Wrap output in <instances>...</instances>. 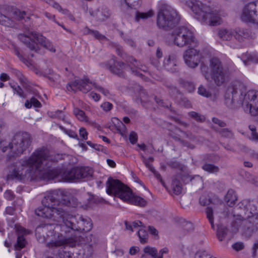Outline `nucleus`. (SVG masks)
Returning <instances> with one entry per match:
<instances>
[{"label": "nucleus", "mask_w": 258, "mask_h": 258, "mask_svg": "<svg viewBox=\"0 0 258 258\" xmlns=\"http://www.w3.org/2000/svg\"><path fill=\"white\" fill-rule=\"evenodd\" d=\"M144 252L151 255L153 258H158V251L155 247L147 246L144 247Z\"/></svg>", "instance_id": "79ce46f5"}, {"label": "nucleus", "mask_w": 258, "mask_h": 258, "mask_svg": "<svg viewBox=\"0 0 258 258\" xmlns=\"http://www.w3.org/2000/svg\"><path fill=\"white\" fill-rule=\"evenodd\" d=\"M19 40L25 44L31 50H37V43L34 40H36L41 46L50 51L54 52L55 48L51 42L42 34L36 32H28L26 34H20L18 35Z\"/></svg>", "instance_id": "1a4fd4ad"}, {"label": "nucleus", "mask_w": 258, "mask_h": 258, "mask_svg": "<svg viewBox=\"0 0 258 258\" xmlns=\"http://www.w3.org/2000/svg\"><path fill=\"white\" fill-rule=\"evenodd\" d=\"M110 15V11L108 9H105L101 12L98 11V14L96 15V18L99 21H104L108 18Z\"/></svg>", "instance_id": "4c0bfd02"}, {"label": "nucleus", "mask_w": 258, "mask_h": 258, "mask_svg": "<svg viewBox=\"0 0 258 258\" xmlns=\"http://www.w3.org/2000/svg\"><path fill=\"white\" fill-rule=\"evenodd\" d=\"M6 215H7V219L10 226L14 228V229L16 231V224L15 223L16 220L15 208L13 207H7L5 211Z\"/></svg>", "instance_id": "4be33fe9"}, {"label": "nucleus", "mask_w": 258, "mask_h": 258, "mask_svg": "<svg viewBox=\"0 0 258 258\" xmlns=\"http://www.w3.org/2000/svg\"><path fill=\"white\" fill-rule=\"evenodd\" d=\"M195 258H216V257H213L206 251L199 250L196 253Z\"/></svg>", "instance_id": "8fccbe9b"}, {"label": "nucleus", "mask_w": 258, "mask_h": 258, "mask_svg": "<svg viewBox=\"0 0 258 258\" xmlns=\"http://www.w3.org/2000/svg\"><path fill=\"white\" fill-rule=\"evenodd\" d=\"M232 247L236 251H239L244 248V244L242 242H237L232 245Z\"/></svg>", "instance_id": "0e129e2a"}, {"label": "nucleus", "mask_w": 258, "mask_h": 258, "mask_svg": "<svg viewBox=\"0 0 258 258\" xmlns=\"http://www.w3.org/2000/svg\"><path fill=\"white\" fill-rule=\"evenodd\" d=\"M175 129L176 130L183 133L185 138L191 141H195L196 139V137L190 132H183L180 128L178 127H175Z\"/></svg>", "instance_id": "5fc2aeb1"}, {"label": "nucleus", "mask_w": 258, "mask_h": 258, "mask_svg": "<svg viewBox=\"0 0 258 258\" xmlns=\"http://www.w3.org/2000/svg\"><path fill=\"white\" fill-rule=\"evenodd\" d=\"M174 44L178 47L197 45L193 32L186 27H180L173 30L171 35Z\"/></svg>", "instance_id": "9d476101"}, {"label": "nucleus", "mask_w": 258, "mask_h": 258, "mask_svg": "<svg viewBox=\"0 0 258 258\" xmlns=\"http://www.w3.org/2000/svg\"><path fill=\"white\" fill-rule=\"evenodd\" d=\"M207 218L208 219L213 229L215 228L214 220V210L210 207H208L205 209Z\"/></svg>", "instance_id": "f704fd0d"}, {"label": "nucleus", "mask_w": 258, "mask_h": 258, "mask_svg": "<svg viewBox=\"0 0 258 258\" xmlns=\"http://www.w3.org/2000/svg\"><path fill=\"white\" fill-rule=\"evenodd\" d=\"M70 202L69 205L67 204L66 206L73 208H82L83 209H87L90 207L89 205H83L81 202H79L78 199L75 197H71L69 200Z\"/></svg>", "instance_id": "c756f323"}, {"label": "nucleus", "mask_w": 258, "mask_h": 258, "mask_svg": "<svg viewBox=\"0 0 258 258\" xmlns=\"http://www.w3.org/2000/svg\"><path fill=\"white\" fill-rule=\"evenodd\" d=\"M117 65L115 67H112L111 65H106V68L113 74H116L119 76L122 75V70L125 69L127 66L124 62L119 61L117 62Z\"/></svg>", "instance_id": "393cba45"}, {"label": "nucleus", "mask_w": 258, "mask_h": 258, "mask_svg": "<svg viewBox=\"0 0 258 258\" xmlns=\"http://www.w3.org/2000/svg\"><path fill=\"white\" fill-rule=\"evenodd\" d=\"M116 51L117 54L120 56L125 61L129 63H132V61L137 62L136 59L133 56H128L126 54L124 53L121 47L117 46L116 48Z\"/></svg>", "instance_id": "2f4dec72"}, {"label": "nucleus", "mask_w": 258, "mask_h": 258, "mask_svg": "<svg viewBox=\"0 0 258 258\" xmlns=\"http://www.w3.org/2000/svg\"><path fill=\"white\" fill-rule=\"evenodd\" d=\"M32 138L26 132L17 133V156L23 154L31 146Z\"/></svg>", "instance_id": "2eb2a0df"}, {"label": "nucleus", "mask_w": 258, "mask_h": 258, "mask_svg": "<svg viewBox=\"0 0 258 258\" xmlns=\"http://www.w3.org/2000/svg\"><path fill=\"white\" fill-rule=\"evenodd\" d=\"M19 17V20L24 19L25 22H27V20H29L30 18L29 16L26 15V13L25 11H17V17ZM18 19L17 18V20Z\"/></svg>", "instance_id": "13d9d810"}, {"label": "nucleus", "mask_w": 258, "mask_h": 258, "mask_svg": "<svg viewBox=\"0 0 258 258\" xmlns=\"http://www.w3.org/2000/svg\"><path fill=\"white\" fill-rule=\"evenodd\" d=\"M194 8L195 18L201 23L212 26H217L222 23V19L217 11L212 10L210 7L203 4L199 7L196 6Z\"/></svg>", "instance_id": "6e6552de"}, {"label": "nucleus", "mask_w": 258, "mask_h": 258, "mask_svg": "<svg viewBox=\"0 0 258 258\" xmlns=\"http://www.w3.org/2000/svg\"><path fill=\"white\" fill-rule=\"evenodd\" d=\"M101 107L105 111L110 110L112 108V104L108 102H105L101 105Z\"/></svg>", "instance_id": "69168bd1"}, {"label": "nucleus", "mask_w": 258, "mask_h": 258, "mask_svg": "<svg viewBox=\"0 0 258 258\" xmlns=\"http://www.w3.org/2000/svg\"><path fill=\"white\" fill-rule=\"evenodd\" d=\"M40 108L41 106V103L35 98L32 97L30 100H27L25 103V106L27 108H30L32 106Z\"/></svg>", "instance_id": "c9c22d12"}, {"label": "nucleus", "mask_w": 258, "mask_h": 258, "mask_svg": "<svg viewBox=\"0 0 258 258\" xmlns=\"http://www.w3.org/2000/svg\"><path fill=\"white\" fill-rule=\"evenodd\" d=\"M225 201L229 206L232 207L237 201V196L235 191L232 189H230L227 192L225 196Z\"/></svg>", "instance_id": "c85d7f7f"}, {"label": "nucleus", "mask_w": 258, "mask_h": 258, "mask_svg": "<svg viewBox=\"0 0 258 258\" xmlns=\"http://www.w3.org/2000/svg\"><path fill=\"white\" fill-rule=\"evenodd\" d=\"M79 134L80 137H82L84 140L87 139L88 133L85 128H80L79 130Z\"/></svg>", "instance_id": "774afa93"}, {"label": "nucleus", "mask_w": 258, "mask_h": 258, "mask_svg": "<svg viewBox=\"0 0 258 258\" xmlns=\"http://www.w3.org/2000/svg\"><path fill=\"white\" fill-rule=\"evenodd\" d=\"M233 36L236 39L239 41L243 40V39L247 38L249 37V32L247 30L237 28H235L233 31Z\"/></svg>", "instance_id": "b1692460"}, {"label": "nucleus", "mask_w": 258, "mask_h": 258, "mask_svg": "<svg viewBox=\"0 0 258 258\" xmlns=\"http://www.w3.org/2000/svg\"><path fill=\"white\" fill-rule=\"evenodd\" d=\"M256 5L254 2H250L246 5L242 10L241 19L245 22L254 23L256 17Z\"/></svg>", "instance_id": "dca6fc26"}, {"label": "nucleus", "mask_w": 258, "mask_h": 258, "mask_svg": "<svg viewBox=\"0 0 258 258\" xmlns=\"http://www.w3.org/2000/svg\"><path fill=\"white\" fill-rule=\"evenodd\" d=\"M12 172L11 173H9L7 175V180H14L16 178V168L15 167L12 168Z\"/></svg>", "instance_id": "e2e57ef3"}, {"label": "nucleus", "mask_w": 258, "mask_h": 258, "mask_svg": "<svg viewBox=\"0 0 258 258\" xmlns=\"http://www.w3.org/2000/svg\"><path fill=\"white\" fill-rule=\"evenodd\" d=\"M90 84L91 87L93 86L94 88L98 90L99 92H101L105 96H108L109 95V93L107 90L97 85L95 82L92 81L91 82H90Z\"/></svg>", "instance_id": "09e8293b"}, {"label": "nucleus", "mask_w": 258, "mask_h": 258, "mask_svg": "<svg viewBox=\"0 0 258 258\" xmlns=\"http://www.w3.org/2000/svg\"><path fill=\"white\" fill-rule=\"evenodd\" d=\"M128 139L132 144H136L138 140L137 134L134 132H132L129 135Z\"/></svg>", "instance_id": "052dcab7"}, {"label": "nucleus", "mask_w": 258, "mask_h": 258, "mask_svg": "<svg viewBox=\"0 0 258 258\" xmlns=\"http://www.w3.org/2000/svg\"><path fill=\"white\" fill-rule=\"evenodd\" d=\"M182 180L185 183L194 182L195 184H201L203 182L202 178L198 175L193 176L189 175H185L182 176Z\"/></svg>", "instance_id": "a878e982"}, {"label": "nucleus", "mask_w": 258, "mask_h": 258, "mask_svg": "<svg viewBox=\"0 0 258 258\" xmlns=\"http://www.w3.org/2000/svg\"><path fill=\"white\" fill-rule=\"evenodd\" d=\"M219 37L222 40H230L233 36V32L232 30L226 29H221L218 33Z\"/></svg>", "instance_id": "bb28decb"}, {"label": "nucleus", "mask_w": 258, "mask_h": 258, "mask_svg": "<svg viewBox=\"0 0 258 258\" xmlns=\"http://www.w3.org/2000/svg\"><path fill=\"white\" fill-rule=\"evenodd\" d=\"M62 222L56 227L64 234H71L73 236L76 231L87 232L90 231L93 226L91 219L82 215H73L68 214L61 219Z\"/></svg>", "instance_id": "39448f33"}, {"label": "nucleus", "mask_w": 258, "mask_h": 258, "mask_svg": "<svg viewBox=\"0 0 258 258\" xmlns=\"http://www.w3.org/2000/svg\"><path fill=\"white\" fill-rule=\"evenodd\" d=\"M199 94L206 97H209L211 96L210 92L207 91L206 89L202 85H201L198 88V91Z\"/></svg>", "instance_id": "3c124183"}, {"label": "nucleus", "mask_w": 258, "mask_h": 258, "mask_svg": "<svg viewBox=\"0 0 258 258\" xmlns=\"http://www.w3.org/2000/svg\"><path fill=\"white\" fill-rule=\"evenodd\" d=\"M126 5L131 8L136 9V7L140 5L141 0H124Z\"/></svg>", "instance_id": "de8ad7c7"}, {"label": "nucleus", "mask_w": 258, "mask_h": 258, "mask_svg": "<svg viewBox=\"0 0 258 258\" xmlns=\"http://www.w3.org/2000/svg\"><path fill=\"white\" fill-rule=\"evenodd\" d=\"M239 101L245 112H249L253 116L258 115L257 91L251 90L247 92L244 95L241 94Z\"/></svg>", "instance_id": "9b49d317"}, {"label": "nucleus", "mask_w": 258, "mask_h": 258, "mask_svg": "<svg viewBox=\"0 0 258 258\" xmlns=\"http://www.w3.org/2000/svg\"><path fill=\"white\" fill-rule=\"evenodd\" d=\"M200 69L205 78L207 81L211 79L217 86L225 84L229 80V69L224 67L217 57L211 58L208 66L204 63H201Z\"/></svg>", "instance_id": "7ed1b4c3"}, {"label": "nucleus", "mask_w": 258, "mask_h": 258, "mask_svg": "<svg viewBox=\"0 0 258 258\" xmlns=\"http://www.w3.org/2000/svg\"><path fill=\"white\" fill-rule=\"evenodd\" d=\"M48 115L51 118H57L59 119L62 120L63 121H64L68 123H70L69 121H68L67 120H66L64 115L62 113V112L60 110H57L56 111L54 112H48Z\"/></svg>", "instance_id": "37998d69"}, {"label": "nucleus", "mask_w": 258, "mask_h": 258, "mask_svg": "<svg viewBox=\"0 0 258 258\" xmlns=\"http://www.w3.org/2000/svg\"><path fill=\"white\" fill-rule=\"evenodd\" d=\"M28 233V231L17 224V249H21L25 247L27 241L24 236Z\"/></svg>", "instance_id": "aec40b11"}, {"label": "nucleus", "mask_w": 258, "mask_h": 258, "mask_svg": "<svg viewBox=\"0 0 258 258\" xmlns=\"http://www.w3.org/2000/svg\"><path fill=\"white\" fill-rule=\"evenodd\" d=\"M249 129L251 131V136L250 139L251 140L258 142V134L256 132V127L254 125H249Z\"/></svg>", "instance_id": "a18cd8bd"}, {"label": "nucleus", "mask_w": 258, "mask_h": 258, "mask_svg": "<svg viewBox=\"0 0 258 258\" xmlns=\"http://www.w3.org/2000/svg\"><path fill=\"white\" fill-rule=\"evenodd\" d=\"M53 225L49 224H44L37 227L36 231V232H39L40 230H42V232H45L47 230H51L53 228Z\"/></svg>", "instance_id": "49530a36"}, {"label": "nucleus", "mask_w": 258, "mask_h": 258, "mask_svg": "<svg viewBox=\"0 0 258 258\" xmlns=\"http://www.w3.org/2000/svg\"><path fill=\"white\" fill-rule=\"evenodd\" d=\"M50 160L49 150L44 147L36 149L31 156L22 163L29 167L31 176L43 180L57 179L58 181H71L77 179L76 168L71 170L61 168L50 169L48 161Z\"/></svg>", "instance_id": "f257e3e1"}, {"label": "nucleus", "mask_w": 258, "mask_h": 258, "mask_svg": "<svg viewBox=\"0 0 258 258\" xmlns=\"http://www.w3.org/2000/svg\"><path fill=\"white\" fill-rule=\"evenodd\" d=\"M4 196L8 200H12L14 198L15 195L11 190H8L5 192Z\"/></svg>", "instance_id": "338daca9"}, {"label": "nucleus", "mask_w": 258, "mask_h": 258, "mask_svg": "<svg viewBox=\"0 0 258 258\" xmlns=\"http://www.w3.org/2000/svg\"><path fill=\"white\" fill-rule=\"evenodd\" d=\"M178 59L174 54H170L164 58L163 66L168 71L175 72L177 70Z\"/></svg>", "instance_id": "a211bd4d"}, {"label": "nucleus", "mask_w": 258, "mask_h": 258, "mask_svg": "<svg viewBox=\"0 0 258 258\" xmlns=\"http://www.w3.org/2000/svg\"><path fill=\"white\" fill-rule=\"evenodd\" d=\"M237 91L234 87L228 88L224 96L225 103L227 107L232 108L236 101L238 102L237 100Z\"/></svg>", "instance_id": "6ab92c4d"}, {"label": "nucleus", "mask_w": 258, "mask_h": 258, "mask_svg": "<svg viewBox=\"0 0 258 258\" xmlns=\"http://www.w3.org/2000/svg\"><path fill=\"white\" fill-rule=\"evenodd\" d=\"M188 116L191 118L194 119L198 122H203L205 121L206 118L204 115H202L195 111H190L188 113Z\"/></svg>", "instance_id": "58836bf2"}, {"label": "nucleus", "mask_w": 258, "mask_h": 258, "mask_svg": "<svg viewBox=\"0 0 258 258\" xmlns=\"http://www.w3.org/2000/svg\"><path fill=\"white\" fill-rule=\"evenodd\" d=\"M169 135L174 140L180 142L181 144H182L183 145L187 146L191 149L194 148V146L193 145H190L187 142L182 140L179 137L176 135L173 132L170 131Z\"/></svg>", "instance_id": "a19ab883"}, {"label": "nucleus", "mask_w": 258, "mask_h": 258, "mask_svg": "<svg viewBox=\"0 0 258 258\" xmlns=\"http://www.w3.org/2000/svg\"><path fill=\"white\" fill-rule=\"evenodd\" d=\"M141 157L146 167H147L151 172H154V168L153 165L149 163L148 159H147V158L142 154H141Z\"/></svg>", "instance_id": "864d4df0"}, {"label": "nucleus", "mask_w": 258, "mask_h": 258, "mask_svg": "<svg viewBox=\"0 0 258 258\" xmlns=\"http://www.w3.org/2000/svg\"><path fill=\"white\" fill-rule=\"evenodd\" d=\"M59 127L70 137L73 138H76L77 137V135L74 132L67 130L60 125H59Z\"/></svg>", "instance_id": "4d7b16f0"}, {"label": "nucleus", "mask_w": 258, "mask_h": 258, "mask_svg": "<svg viewBox=\"0 0 258 258\" xmlns=\"http://www.w3.org/2000/svg\"><path fill=\"white\" fill-rule=\"evenodd\" d=\"M154 15V12L152 10L146 12H140L137 11L135 15V21L139 22L140 20H146L152 17Z\"/></svg>", "instance_id": "cd10ccee"}, {"label": "nucleus", "mask_w": 258, "mask_h": 258, "mask_svg": "<svg viewBox=\"0 0 258 258\" xmlns=\"http://www.w3.org/2000/svg\"><path fill=\"white\" fill-rule=\"evenodd\" d=\"M180 18L175 10L167 5H162L157 16V25L160 28L165 30L175 27L179 22Z\"/></svg>", "instance_id": "0eeeda50"}, {"label": "nucleus", "mask_w": 258, "mask_h": 258, "mask_svg": "<svg viewBox=\"0 0 258 258\" xmlns=\"http://www.w3.org/2000/svg\"><path fill=\"white\" fill-rule=\"evenodd\" d=\"M183 3H185L194 12V7H199L202 5V0H180Z\"/></svg>", "instance_id": "e433bc0d"}, {"label": "nucleus", "mask_w": 258, "mask_h": 258, "mask_svg": "<svg viewBox=\"0 0 258 258\" xmlns=\"http://www.w3.org/2000/svg\"><path fill=\"white\" fill-rule=\"evenodd\" d=\"M251 62L254 63H258V56L250 55L248 57L247 60H243V62L245 65L248 64V62Z\"/></svg>", "instance_id": "bf43d9fd"}, {"label": "nucleus", "mask_w": 258, "mask_h": 258, "mask_svg": "<svg viewBox=\"0 0 258 258\" xmlns=\"http://www.w3.org/2000/svg\"><path fill=\"white\" fill-rule=\"evenodd\" d=\"M91 82L87 78L83 80H76L69 83L67 86V89L68 91H76L79 90L84 93H87L92 89L90 84Z\"/></svg>", "instance_id": "f3484780"}, {"label": "nucleus", "mask_w": 258, "mask_h": 258, "mask_svg": "<svg viewBox=\"0 0 258 258\" xmlns=\"http://www.w3.org/2000/svg\"><path fill=\"white\" fill-rule=\"evenodd\" d=\"M59 224L56 225L53 229V239L47 242L46 246L49 248H55L68 244H70L71 246L74 245L76 241V237L71 234H64L60 231V229H56V227Z\"/></svg>", "instance_id": "f8f14e48"}, {"label": "nucleus", "mask_w": 258, "mask_h": 258, "mask_svg": "<svg viewBox=\"0 0 258 258\" xmlns=\"http://www.w3.org/2000/svg\"><path fill=\"white\" fill-rule=\"evenodd\" d=\"M92 35L94 36V37L99 40H107V38L103 35L100 33L98 31H93L92 32Z\"/></svg>", "instance_id": "6e6d98bb"}, {"label": "nucleus", "mask_w": 258, "mask_h": 258, "mask_svg": "<svg viewBox=\"0 0 258 258\" xmlns=\"http://www.w3.org/2000/svg\"><path fill=\"white\" fill-rule=\"evenodd\" d=\"M0 24L8 27H15L16 25V10L12 7H8L0 12Z\"/></svg>", "instance_id": "ddd939ff"}, {"label": "nucleus", "mask_w": 258, "mask_h": 258, "mask_svg": "<svg viewBox=\"0 0 258 258\" xmlns=\"http://www.w3.org/2000/svg\"><path fill=\"white\" fill-rule=\"evenodd\" d=\"M217 236L221 241L226 238L229 240L233 237V233L229 231L225 226L220 225L218 226L217 230Z\"/></svg>", "instance_id": "412c9836"}, {"label": "nucleus", "mask_w": 258, "mask_h": 258, "mask_svg": "<svg viewBox=\"0 0 258 258\" xmlns=\"http://www.w3.org/2000/svg\"><path fill=\"white\" fill-rule=\"evenodd\" d=\"M77 179L89 178L92 176L93 170L88 167L76 168Z\"/></svg>", "instance_id": "5701e85b"}, {"label": "nucleus", "mask_w": 258, "mask_h": 258, "mask_svg": "<svg viewBox=\"0 0 258 258\" xmlns=\"http://www.w3.org/2000/svg\"><path fill=\"white\" fill-rule=\"evenodd\" d=\"M183 58L187 66L195 68L198 66L200 61V51L194 48H188L185 51Z\"/></svg>", "instance_id": "4468645a"}, {"label": "nucleus", "mask_w": 258, "mask_h": 258, "mask_svg": "<svg viewBox=\"0 0 258 258\" xmlns=\"http://www.w3.org/2000/svg\"><path fill=\"white\" fill-rule=\"evenodd\" d=\"M73 113L79 120L85 122L88 121V117L85 115L84 111L79 108H74Z\"/></svg>", "instance_id": "473e14b6"}, {"label": "nucleus", "mask_w": 258, "mask_h": 258, "mask_svg": "<svg viewBox=\"0 0 258 258\" xmlns=\"http://www.w3.org/2000/svg\"><path fill=\"white\" fill-rule=\"evenodd\" d=\"M242 206L247 211L250 210L249 214L245 217L241 218L238 215L237 220L240 223V228L242 235L247 237H251L253 234L258 231V213L252 214L251 210L254 211L255 207L252 201L243 200L240 203Z\"/></svg>", "instance_id": "423d86ee"}, {"label": "nucleus", "mask_w": 258, "mask_h": 258, "mask_svg": "<svg viewBox=\"0 0 258 258\" xmlns=\"http://www.w3.org/2000/svg\"><path fill=\"white\" fill-rule=\"evenodd\" d=\"M181 84L182 87L187 90L188 92L191 93L195 90V86L192 83L183 81Z\"/></svg>", "instance_id": "c03bdc74"}, {"label": "nucleus", "mask_w": 258, "mask_h": 258, "mask_svg": "<svg viewBox=\"0 0 258 258\" xmlns=\"http://www.w3.org/2000/svg\"><path fill=\"white\" fill-rule=\"evenodd\" d=\"M17 77L19 78V80L20 82V84L23 86V87L25 89H27V87L28 86V85L27 84L26 79L25 78L22 76L21 72H17Z\"/></svg>", "instance_id": "603ef678"}, {"label": "nucleus", "mask_w": 258, "mask_h": 258, "mask_svg": "<svg viewBox=\"0 0 258 258\" xmlns=\"http://www.w3.org/2000/svg\"><path fill=\"white\" fill-rule=\"evenodd\" d=\"M172 189L174 194L176 195H179L182 191V184L177 178L174 179L172 181Z\"/></svg>", "instance_id": "72a5a7b5"}, {"label": "nucleus", "mask_w": 258, "mask_h": 258, "mask_svg": "<svg viewBox=\"0 0 258 258\" xmlns=\"http://www.w3.org/2000/svg\"><path fill=\"white\" fill-rule=\"evenodd\" d=\"M106 186V192L109 195H113L123 201L140 207H145L147 204L146 200L140 197L134 196L131 189L118 179L108 178Z\"/></svg>", "instance_id": "20e7f679"}, {"label": "nucleus", "mask_w": 258, "mask_h": 258, "mask_svg": "<svg viewBox=\"0 0 258 258\" xmlns=\"http://www.w3.org/2000/svg\"><path fill=\"white\" fill-rule=\"evenodd\" d=\"M168 87L169 88V94L171 96L174 97L179 93V91L176 87L171 85L168 86Z\"/></svg>", "instance_id": "680f3d73"}, {"label": "nucleus", "mask_w": 258, "mask_h": 258, "mask_svg": "<svg viewBox=\"0 0 258 258\" xmlns=\"http://www.w3.org/2000/svg\"><path fill=\"white\" fill-rule=\"evenodd\" d=\"M145 228V226L142 228H140L138 232V235L140 239V241L142 244L147 243L149 237L148 232Z\"/></svg>", "instance_id": "7c9ffc66"}, {"label": "nucleus", "mask_w": 258, "mask_h": 258, "mask_svg": "<svg viewBox=\"0 0 258 258\" xmlns=\"http://www.w3.org/2000/svg\"><path fill=\"white\" fill-rule=\"evenodd\" d=\"M71 197L70 193L66 190H55L48 194L42 200L43 207L37 209L36 214L43 218L59 221L62 217L69 214L61 206L69 205V200Z\"/></svg>", "instance_id": "f03ea898"}, {"label": "nucleus", "mask_w": 258, "mask_h": 258, "mask_svg": "<svg viewBox=\"0 0 258 258\" xmlns=\"http://www.w3.org/2000/svg\"><path fill=\"white\" fill-rule=\"evenodd\" d=\"M202 169L211 173H217L219 171V167L211 164L206 163L202 166Z\"/></svg>", "instance_id": "ea45409f"}]
</instances>
